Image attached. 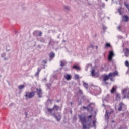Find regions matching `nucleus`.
Instances as JSON below:
<instances>
[{
	"label": "nucleus",
	"mask_w": 129,
	"mask_h": 129,
	"mask_svg": "<svg viewBox=\"0 0 129 129\" xmlns=\"http://www.w3.org/2000/svg\"><path fill=\"white\" fill-rule=\"evenodd\" d=\"M39 74L40 73H38V72H37L35 75H37V76H38Z\"/></svg>",
	"instance_id": "obj_30"
},
{
	"label": "nucleus",
	"mask_w": 129,
	"mask_h": 129,
	"mask_svg": "<svg viewBox=\"0 0 129 129\" xmlns=\"http://www.w3.org/2000/svg\"><path fill=\"white\" fill-rule=\"evenodd\" d=\"M53 109H55V110H58L59 109V107L57 105H54L53 107Z\"/></svg>",
	"instance_id": "obj_20"
},
{
	"label": "nucleus",
	"mask_w": 129,
	"mask_h": 129,
	"mask_svg": "<svg viewBox=\"0 0 129 129\" xmlns=\"http://www.w3.org/2000/svg\"><path fill=\"white\" fill-rule=\"evenodd\" d=\"M109 77H111V76H109V74H108V75H105L103 77V80L105 84H108V82H107L106 81L109 79Z\"/></svg>",
	"instance_id": "obj_4"
},
{
	"label": "nucleus",
	"mask_w": 129,
	"mask_h": 129,
	"mask_svg": "<svg viewBox=\"0 0 129 129\" xmlns=\"http://www.w3.org/2000/svg\"><path fill=\"white\" fill-rule=\"evenodd\" d=\"M43 63H44V64H46L47 63V61L46 60H43L42 61Z\"/></svg>",
	"instance_id": "obj_29"
},
{
	"label": "nucleus",
	"mask_w": 129,
	"mask_h": 129,
	"mask_svg": "<svg viewBox=\"0 0 129 129\" xmlns=\"http://www.w3.org/2000/svg\"><path fill=\"white\" fill-rule=\"evenodd\" d=\"M41 70H42V69H40L38 68L37 69L38 73H40V72L41 71Z\"/></svg>",
	"instance_id": "obj_25"
},
{
	"label": "nucleus",
	"mask_w": 129,
	"mask_h": 129,
	"mask_svg": "<svg viewBox=\"0 0 129 129\" xmlns=\"http://www.w3.org/2000/svg\"><path fill=\"white\" fill-rule=\"evenodd\" d=\"M92 117V115H89L88 118H91Z\"/></svg>",
	"instance_id": "obj_32"
},
{
	"label": "nucleus",
	"mask_w": 129,
	"mask_h": 129,
	"mask_svg": "<svg viewBox=\"0 0 129 129\" xmlns=\"http://www.w3.org/2000/svg\"><path fill=\"white\" fill-rule=\"evenodd\" d=\"M25 88V85H21L19 86L18 87L19 89H23V88Z\"/></svg>",
	"instance_id": "obj_19"
},
{
	"label": "nucleus",
	"mask_w": 129,
	"mask_h": 129,
	"mask_svg": "<svg viewBox=\"0 0 129 129\" xmlns=\"http://www.w3.org/2000/svg\"><path fill=\"white\" fill-rule=\"evenodd\" d=\"M65 9H66V10H68V7H66Z\"/></svg>",
	"instance_id": "obj_37"
},
{
	"label": "nucleus",
	"mask_w": 129,
	"mask_h": 129,
	"mask_svg": "<svg viewBox=\"0 0 129 129\" xmlns=\"http://www.w3.org/2000/svg\"><path fill=\"white\" fill-rule=\"evenodd\" d=\"M125 65L126 66V67H129V62L128 61H125Z\"/></svg>",
	"instance_id": "obj_23"
},
{
	"label": "nucleus",
	"mask_w": 129,
	"mask_h": 129,
	"mask_svg": "<svg viewBox=\"0 0 129 129\" xmlns=\"http://www.w3.org/2000/svg\"><path fill=\"white\" fill-rule=\"evenodd\" d=\"M25 96L26 97V100H28L30 98H32V97H34V96H35V92H26Z\"/></svg>",
	"instance_id": "obj_2"
},
{
	"label": "nucleus",
	"mask_w": 129,
	"mask_h": 129,
	"mask_svg": "<svg viewBox=\"0 0 129 129\" xmlns=\"http://www.w3.org/2000/svg\"><path fill=\"white\" fill-rule=\"evenodd\" d=\"M53 110H54V108L48 109V111H49V112H51V111H53Z\"/></svg>",
	"instance_id": "obj_24"
},
{
	"label": "nucleus",
	"mask_w": 129,
	"mask_h": 129,
	"mask_svg": "<svg viewBox=\"0 0 129 129\" xmlns=\"http://www.w3.org/2000/svg\"><path fill=\"white\" fill-rule=\"evenodd\" d=\"M96 49H98V47L96 46Z\"/></svg>",
	"instance_id": "obj_39"
},
{
	"label": "nucleus",
	"mask_w": 129,
	"mask_h": 129,
	"mask_svg": "<svg viewBox=\"0 0 129 129\" xmlns=\"http://www.w3.org/2000/svg\"><path fill=\"white\" fill-rule=\"evenodd\" d=\"M123 19L124 22H128L129 18L127 17V16H123Z\"/></svg>",
	"instance_id": "obj_13"
},
{
	"label": "nucleus",
	"mask_w": 129,
	"mask_h": 129,
	"mask_svg": "<svg viewBox=\"0 0 129 129\" xmlns=\"http://www.w3.org/2000/svg\"><path fill=\"white\" fill-rule=\"evenodd\" d=\"M116 91V87L114 86L112 87V89L110 91L111 93H114Z\"/></svg>",
	"instance_id": "obj_11"
},
{
	"label": "nucleus",
	"mask_w": 129,
	"mask_h": 129,
	"mask_svg": "<svg viewBox=\"0 0 129 129\" xmlns=\"http://www.w3.org/2000/svg\"><path fill=\"white\" fill-rule=\"evenodd\" d=\"M117 29H118V30H120V26H118V27H117Z\"/></svg>",
	"instance_id": "obj_35"
},
{
	"label": "nucleus",
	"mask_w": 129,
	"mask_h": 129,
	"mask_svg": "<svg viewBox=\"0 0 129 129\" xmlns=\"http://www.w3.org/2000/svg\"><path fill=\"white\" fill-rule=\"evenodd\" d=\"M106 2H107V0H105Z\"/></svg>",
	"instance_id": "obj_41"
},
{
	"label": "nucleus",
	"mask_w": 129,
	"mask_h": 129,
	"mask_svg": "<svg viewBox=\"0 0 129 129\" xmlns=\"http://www.w3.org/2000/svg\"><path fill=\"white\" fill-rule=\"evenodd\" d=\"M125 105L123 103L121 102L119 104V108H118V111H121L122 110V107L125 106Z\"/></svg>",
	"instance_id": "obj_7"
},
{
	"label": "nucleus",
	"mask_w": 129,
	"mask_h": 129,
	"mask_svg": "<svg viewBox=\"0 0 129 129\" xmlns=\"http://www.w3.org/2000/svg\"><path fill=\"white\" fill-rule=\"evenodd\" d=\"M79 93H80L81 94H82V91H81V90H79Z\"/></svg>",
	"instance_id": "obj_31"
},
{
	"label": "nucleus",
	"mask_w": 129,
	"mask_h": 129,
	"mask_svg": "<svg viewBox=\"0 0 129 129\" xmlns=\"http://www.w3.org/2000/svg\"><path fill=\"white\" fill-rule=\"evenodd\" d=\"M54 116L55 117L56 120L57 121H60V119H61V116L59 115L58 117L56 116V115H54Z\"/></svg>",
	"instance_id": "obj_15"
},
{
	"label": "nucleus",
	"mask_w": 129,
	"mask_h": 129,
	"mask_svg": "<svg viewBox=\"0 0 129 129\" xmlns=\"http://www.w3.org/2000/svg\"><path fill=\"white\" fill-rule=\"evenodd\" d=\"M90 47V48H93V45H91Z\"/></svg>",
	"instance_id": "obj_36"
},
{
	"label": "nucleus",
	"mask_w": 129,
	"mask_h": 129,
	"mask_svg": "<svg viewBox=\"0 0 129 129\" xmlns=\"http://www.w3.org/2000/svg\"><path fill=\"white\" fill-rule=\"evenodd\" d=\"M84 87L85 88H86V89L88 88V84H87L86 83H84Z\"/></svg>",
	"instance_id": "obj_21"
},
{
	"label": "nucleus",
	"mask_w": 129,
	"mask_h": 129,
	"mask_svg": "<svg viewBox=\"0 0 129 129\" xmlns=\"http://www.w3.org/2000/svg\"><path fill=\"white\" fill-rule=\"evenodd\" d=\"M75 79H78V78H79V77H78V75H76L75 76Z\"/></svg>",
	"instance_id": "obj_26"
},
{
	"label": "nucleus",
	"mask_w": 129,
	"mask_h": 129,
	"mask_svg": "<svg viewBox=\"0 0 129 129\" xmlns=\"http://www.w3.org/2000/svg\"><path fill=\"white\" fill-rule=\"evenodd\" d=\"M124 53H125V54L126 56H127V55H128V54H129V49H128V48H125L124 49Z\"/></svg>",
	"instance_id": "obj_14"
},
{
	"label": "nucleus",
	"mask_w": 129,
	"mask_h": 129,
	"mask_svg": "<svg viewBox=\"0 0 129 129\" xmlns=\"http://www.w3.org/2000/svg\"><path fill=\"white\" fill-rule=\"evenodd\" d=\"M105 47V48H110V47H111V46L110 45V44H109V43H106Z\"/></svg>",
	"instance_id": "obj_17"
},
{
	"label": "nucleus",
	"mask_w": 129,
	"mask_h": 129,
	"mask_svg": "<svg viewBox=\"0 0 129 129\" xmlns=\"http://www.w3.org/2000/svg\"><path fill=\"white\" fill-rule=\"evenodd\" d=\"M114 56V53H113V51H110L109 53L108 59L109 61H111L112 60V57Z\"/></svg>",
	"instance_id": "obj_5"
},
{
	"label": "nucleus",
	"mask_w": 129,
	"mask_h": 129,
	"mask_svg": "<svg viewBox=\"0 0 129 129\" xmlns=\"http://www.w3.org/2000/svg\"><path fill=\"white\" fill-rule=\"evenodd\" d=\"M64 78L66 80H70L71 79V75L67 74L64 75Z\"/></svg>",
	"instance_id": "obj_8"
},
{
	"label": "nucleus",
	"mask_w": 129,
	"mask_h": 129,
	"mask_svg": "<svg viewBox=\"0 0 129 129\" xmlns=\"http://www.w3.org/2000/svg\"><path fill=\"white\" fill-rule=\"evenodd\" d=\"M79 117L83 125V129L89 128V125H90V124H87V121H86V117H85V116H83V115H79Z\"/></svg>",
	"instance_id": "obj_1"
},
{
	"label": "nucleus",
	"mask_w": 129,
	"mask_h": 129,
	"mask_svg": "<svg viewBox=\"0 0 129 129\" xmlns=\"http://www.w3.org/2000/svg\"><path fill=\"white\" fill-rule=\"evenodd\" d=\"M28 115V114L26 113V116Z\"/></svg>",
	"instance_id": "obj_40"
},
{
	"label": "nucleus",
	"mask_w": 129,
	"mask_h": 129,
	"mask_svg": "<svg viewBox=\"0 0 129 129\" xmlns=\"http://www.w3.org/2000/svg\"><path fill=\"white\" fill-rule=\"evenodd\" d=\"M38 36H39V37H41V36H42V32H39V34L38 35Z\"/></svg>",
	"instance_id": "obj_28"
},
{
	"label": "nucleus",
	"mask_w": 129,
	"mask_h": 129,
	"mask_svg": "<svg viewBox=\"0 0 129 129\" xmlns=\"http://www.w3.org/2000/svg\"><path fill=\"white\" fill-rule=\"evenodd\" d=\"M50 58H54L55 57V54L53 52H51L49 54Z\"/></svg>",
	"instance_id": "obj_16"
},
{
	"label": "nucleus",
	"mask_w": 129,
	"mask_h": 129,
	"mask_svg": "<svg viewBox=\"0 0 129 129\" xmlns=\"http://www.w3.org/2000/svg\"><path fill=\"white\" fill-rule=\"evenodd\" d=\"M96 123V121H93V125L94 126H95V123Z\"/></svg>",
	"instance_id": "obj_27"
},
{
	"label": "nucleus",
	"mask_w": 129,
	"mask_h": 129,
	"mask_svg": "<svg viewBox=\"0 0 129 129\" xmlns=\"http://www.w3.org/2000/svg\"><path fill=\"white\" fill-rule=\"evenodd\" d=\"M66 63L64 61H60V66L63 67V66H65Z\"/></svg>",
	"instance_id": "obj_18"
},
{
	"label": "nucleus",
	"mask_w": 129,
	"mask_h": 129,
	"mask_svg": "<svg viewBox=\"0 0 129 129\" xmlns=\"http://www.w3.org/2000/svg\"><path fill=\"white\" fill-rule=\"evenodd\" d=\"M72 68H73V69H75L76 70H80V67L78 66H76V65H74L72 67Z\"/></svg>",
	"instance_id": "obj_10"
},
{
	"label": "nucleus",
	"mask_w": 129,
	"mask_h": 129,
	"mask_svg": "<svg viewBox=\"0 0 129 129\" xmlns=\"http://www.w3.org/2000/svg\"><path fill=\"white\" fill-rule=\"evenodd\" d=\"M36 92L37 93V95L39 97H42V90L41 89H36Z\"/></svg>",
	"instance_id": "obj_6"
},
{
	"label": "nucleus",
	"mask_w": 129,
	"mask_h": 129,
	"mask_svg": "<svg viewBox=\"0 0 129 129\" xmlns=\"http://www.w3.org/2000/svg\"><path fill=\"white\" fill-rule=\"evenodd\" d=\"M120 94L118 93L116 94V100H120Z\"/></svg>",
	"instance_id": "obj_12"
},
{
	"label": "nucleus",
	"mask_w": 129,
	"mask_h": 129,
	"mask_svg": "<svg viewBox=\"0 0 129 129\" xmlns=\"http://www.w3.org/2000/svg\"><path fill=\"white\" fill-rule=\"evenodd\" d=\"M127 92V94L124 95L123 99H125V98H129V89H125L123 90V94H125Z\"/></svg>",
	"instance_id": "obj_3"
},
{
	"label": "nucleus",
	"mask_w": 129,
	"mask_h": 129,
	"mask_svg": "<svg viewBox=\"0 0 129 129\" xmlns=\"http://www.w3.org/2000/svg\"><path fill=\"white\" fill-rule=\"evenodd\" d=\"M118 11L119 13V14H121V12H120V9H119Z\"/></svg>",
	"instance_id": "obj_33"
},
{
	"label": "nucleus",
	"mask_w": 129,
	"mask_h": 129,
	"mask_svg": "<svg viewBox=\"0 0 129 129\" xmlns=\"http://www.w3.org/2000/svg\"><path fill=\"white\" fill-rule=\"evenodd\" d=\"M118 74V73L117 72H114V73H110L109 74V76H116Z\"/></svg>",
	"instance_id": "obj_9"
},
{
	"label": "nucleus",
	"mask_w": 129,
	"mask_h": 129,
	"mask_svg": "<svg viewBox=\"0 0 129 129\" xmlns=\"http://www.w3.org/2000/svg\"><path fill=\"white\" fill-rule=\"evenodd\" d=\"M119 129H121V128H119Z\"/></svg>",
	"instance_id": "obj_42"
},
{
	"label": "nucleus",
	"mask_w": 129,
	"mask_h": 129,
	"mask_svg": "<svg viewBox=\"0 0 129 129\" xmlns=\"http://www.w3.org/2000/svg\"><path fill=\"white\" fill-rule=\"evenodd\" d=\"M83 108L84 109H86L87 108L86 107L83 106Z\"/></svg>",
	"instance_id": "obj_34"
},
{
	"label": "nucleus",
	"mask_w": 129,
	"mask_h": 129,
	"mask_svg": "<svg viewBox=\"0 0 129 129\" xmlns=\"http://www.w3.org/2000/svg\"><path fill=\"white\" fill-rule=\"evenodd\" d=\"M95 71H94V70H93L92 71H91V74H92V76H95Z\"/></svg>",
	"instance_id": "obj_22"
},
{
	"label": "nucleus",
	"mask_w": 129,
	"mask_h": 129,
	"mask_svg": "<svg viewBox=\"0 0 129 129\" xmlns=\"http://www.w3.org/2000/svg\"><path fill=\"white\" fill-rule=\"evenodd\" d=\"M72 104H73V103H72V102H71V105H72Z\"/></svg>",
	"instance_id": "obj_38"
}]
</instances>
